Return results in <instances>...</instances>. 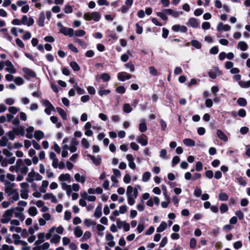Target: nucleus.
Returning <instances> with one entry per match:
<instances>
[{
  "label": "nucleus",
  "mask_w": 250,
  "mask_h": 250,
  "mask_svg": "<svg viewBox=\"0 0 250 250\" xmlns=\"http://www.w3.org/2000/svg\"><path fill=\"white\" fill-rule=\"evenodd\" d=\"M126 194L128 205H133L135 203V199L137 198L139 194L137 189L131 186H128L127 187Z\"/></svg>",
  "instance_id": "nucleus-1"
},
{
  "label": "nucleus",
  "mask_w": 250,
  "mask_h": 250,
  "mask_svg": "<svg viewBox=\"0 0 250 250\" xmlns=\"http://www.w3.org/2000/svg\"><path fill=\"white\" fill-rule=\"evenodd\" d=\"M101 18L100 13L96 11L91 13H86L83 15L84 19L87 21L93 20L95 21H98L100 20Z\"/></svg>",
  "instance_id": "nucleus-2"
},
{
  "label": "nucleus",
  "mask_w": 250,
  "mask_h": 250,
  "mask_svg": "<svg viewBox=\"0 0 250 250\" xmlns=\"http://www.w3.org/2000/svg\"><path fill=\"white\" fill-rule=\"evenodd\" d=\"M13 215V209H8L6 210L2 215L0 222L3 224H6L10 222Z\"/></svg>",
  "instance_id": "nucleus-3"
},
{
  "label": "nucleus",
  "mask_w": 250,
  "mask_h": 250,
  "mask_svg": "<svg viewBox=\"0 0 250 250\" xmlns=\"http://www.w3.org/2000/svg\"><path fill=\"white\" fill-rule=\"evenodd\" d=\"M42 179V176L39 173L36 172L32 169L27 175L26 178V181L29 183H32L34 181H41Z\"/></svg>",
  "instance_id": "nucleus-4"
},
{
  "label": "nucleus",
  "mask_w": 250,
  "mask_h": 250,
  "mask_svg": "<svg viewBox=\"0 0 250 250\" xmlns=\"http://www.w3.org/2000/svg\"><path fill=\"white\" fill-rule=\"evenodd\" d=\"M5 192L8 196H12L13 193L18 190L15 188V184L8 181H5L4 183Z\"/></svg>",
  "instance_id": "nucleus-5"
},
{
  "label": "nucleus",
  "mask_w": 250,
  "mask_h": 250,
  "mask_svg": "<svg viewBox=\"0 0 250 250\" xmlns=\"http://www.w3.org/2000/svg\"><path fill=\"white\" fill-rule=\"evenodd\" d=\"M21 188L20 192L21 197L24 199H27L28 198V188L29 185L26 182H23L20 184Z\"/></svg>",
  "instance_id": "nucleus-6"
},
{
  "label": "nucleus",
  "mask_w": 250,
  "mask_h": 250,
  "mask_svg": "<svg viewBox=\"0 0 250 250\" xmlns=\"http://www.w3.org/2000/svg\"><path fill=\"white\" fill-rule=\"evenodd\" d=\"M11 209H13V214H14L16 218H18L21 221H23L24 220L25 217L23 214V211L24 210L23 208L21 207H17L11 208Z\"/></svg>",
  "instance_id": "nucleus-7"
},
{
  "label": "nucleus",
  "mask_w": 250,
  "mask_h": 250,
  "mask_svg": "<svg viewBox=\"0 0 250 250\" xmlns=\"http://www.w3.org/2000/svg\"><path fill=\"white\" fill-rule=\"evenodd\" d=\"M42 104L45 106L44 112L48 115H49L52 111H55V108L51 103L47 100L42 101Z\"/></svg>",
  "instance_id": "nucleus-8"
},
{
  "label": "nucleus",
  "mask_w": 250,
  "mask_h": 250,
  "mask_svg": "<svg viewBox=\"0 0 250 250\" xmlns=\"http://www.w3.org/2000/svg\"><path fill=\"white\" fill-rule=\"evenodd\" d=\"M17 165L19 169V171L22 174H25L28 171V168L25 166L24 163L22 159H18L17 162Z\"/></svg>",
  "instance_id": "nucleus-9"
},
{
  "label": "nucleus",
  "mask_w": 250,
  "mask_h": 250,
  "mask_svg": "<svg viewBox=\"0 0 250 250\" xmlns=\"http://www.w3.org/2000/svg\"><path fill=\"white\" fill-rule=\"evenodd\" d=\"M5 65L6 66L5 70L12 74H14L16 72V70L12 62L8 60L4 62Z\"/></svg>",
  "instance_id": "nucleus-10"
},
{
  "label": "nucleus",
  "mask_w": 250,
  "mask_h": 250,
  "mask_svg": "<svg viewBox=\"0 0 250 250\" xmlns=\"http://www.w3.org/2000/svg\"><path fill=\"white\" fill-rule=\"evenodd\" d=\"M23 72L25 73L24 78L28 79L30 78H34L36 77V73L31 69L24 67L22 68Z\"/></svg>",
  "instance_id": "nucleus-11"
},
{
  "label": "nucleus",
  "mask_w": 250,
  "mask_h": 250,
  "mask_svg": "<svg viewBox=\"0 0 250 250\" xmlns=\"http://www.w3.org/2000/svg\"><path fill=\"white\" fill-rule=\"evenodd\" d=\"M172 30L176 32H181L182 33H186L188 31L187 27L185 25L175 24L172 26Z\"/></svg>",
  "instance_id": "nucleus-12"
},
{
  "label": "nucleus",
  "mask_w": 250,
  "mask_h": 250,
  "mask_svg": "<svg viewBox=\"0 0 250 250\" xmlns=\"http://www.w3.org/2000/svg\"><path fill=\"white\" fill-rule=\"evenodd\" d=\"M186 24L194 28H198L200 25L199 22L195 18H189Z\"/></svg>",
  "instance_id": "nucleus-13"
},
{
  "label": "nucleus",
  "mask_w": 250,
  "mask_h": 250,
  "mask_svg": "<svg viewBox=\"0 0 250 250\" xmlns=\"http://www.w3.org/2000/svg\"><path fill=\"white\" fill-rule=\"evenodd\" d=\"M22 24L26 25L28 26H30L33 25L34 23V19L30 17L29 19L27 18L26 15H23L21 19Z\"/></svg>",
  "instance_id": "nucleus-14"
},
{
  "label": "nucleus",
  "mask_w": 250,
  "mask_h": 250,
  "mask_svg": "<svg viewBox=\"0 0 250 250\" xmlns=\"http://www.w3.org/2000/svg\"><path fill=\"white\" fill-rule=\"evenodd\" d=\"M160 202V200L158 197L156 196H153L150 197L146 202V205L148 207H152L154 205H158Z\"/></svg>",
  "instance_id": "nucleus-15"
},
{
  "label": "nucleus",
  "mask_w": 250,
  "mask_h": 250,
  "mask_svg": "<svg viewBox=\"0 0 250 250\" xmlns=\"http://www.w3.org/2000/svg\"><path fill=\"white\" fill-rule=\"evenodd\" d=\"M137 141L143 146H146L148 144L147 138L146 135L142 134L137 137Z\"/></svg>",
  "instance_id": "nucleus-16"
},
{
  "label": "nucleus",
  "mask_w": 250,
  "mask_h": 250,
  "mask_svg": "<svg viewBox=\"0 0 250 250\" xmlns=\"http://www.w3.org/2000/svg\"><path fill=\"white\" fill-rule=\"evenodd\" d=\"M118 79L122 82L126 80H129L131 78V75L125 72H120L117 75Z\"/></svg>",
  "instance_id": "nucleus-17"
},
{
  "label": "nucleus",
  "mask_w": 250,
  "mask_h": 250,
  "mask_svg": "<svg viewBox=\"0 0 250 250\" xmlns=\"http://www.w3.org/2000/svg\"><path fill=\"white\" fill-rule=\"evenodd\" d=\"M231 27L229 24H224L222 22H219L217 26V30L218 31H229L230 30Z\"/></svg>",
  "instance_id": "nucleus-18"
},
{
  "label": "nucleus",
  "mask_w": 250,
  "mask_h": 250,
  "mask_svg": "<svg viewBox=\"0 0 250 250\" xmlns=\"http://www.w3.org/2000/svg\"><path fill=\"white\" fill-rule=\"evenodd\" d=\"M38 239L35 242V245H41L45 241V234L43 232H40L38 234Z\"/></svg>",
  "instance_id": "nucleus-19"
},
{
  "label": "nucleus",
  "mask_w": 250,
  "mask_h": 250,
  "mask_svg": "<svg viewBox=\"0 0 250 250\" xmlns=\"http://www.w3.org/2000/svg\"><path fill=\"white\" fill-rule=\"evenodd\" d=\"M114 237L110 234H107L106 235L105 239L108 241L107 245L110 247H113L115 245V242L113 241Z\"/></svg>",
  "instance_id": "nucleus-20"
},
{
  "label": "nucleus",
  "mask_w": 250,
  "mask_h": 250,
  "mask_svg": "<svg viewBox=\"0 0 250 250\" xmlns=\"http://www.w3.org/2000/svg\"><path fill=\"white\" fill-rule=\"evenodd\" d=\"M101 78L103 80V81L104 82H108L110 80V76L107 73H104L101 74L100 75H97L96 77V80L98 81V80Z\"/></svg>",
  "instance_id": "nucleus-21"
},
{
  "label": "nucleus",
  "mask_w": 250,
  "mask_h": 250,
  "mask_svg": "<svg viewBox=\"0 0 250 250\" xmlns=\"http://www.w3.org/2000/svg\"><path fill=\"white\" fill-rule=\"evenodd\" d=\"M165 12L167 13V15H171L173 17L177 18L180 14L182 13V12H178L175 11L171 9H165Z\"/></svg>",
  "instance_id": "nucleus-22"
},
{
  "label": "nucleus",
  "mask_w": 250,
  "mask_h": 250,
  "mask_svg": "<svg viewBox=\"0 0 250 250\" xmlns=\"http://www.w3.org/2000/svg\"><path fill=\"white\" fill-rule=\"evenodd\" d=\"M216 134H217V136L220 139L224 141V142L228 141V137L221 130H220V129L217 130Z\"/></svg>",
  "instance_id": "nucleus-23"
},
{
  "label": "nucleus",
  "mask_w": 250,
  "mask_h": 250,
  "mask_svg": "<svg viewBox=\"0 0 250 250\" xmlns=\"http://www.w3.org/2000/svg\"><path fill=\"white\" fill-rule=\"evenodd\" d=\"M10 143L8 141V139L6 136H3L0 140V146H9Z\"/></svg>",
  "instance_id": "nucleus-24"
},
{
  "label": "nucleus",
  "mask_w": 250,
  "mask_h": 250,
  "mask_svg": "<svg viewBox=\"0 0 250 250\" xmlns=\"http://www.w3.org/2000/svg\"><path fill=\"white\" fill-rule=\"evenodd\" d=\"M45 14L43 11L42 12L39 16L38 20V24L39 26L41 27H42L44 26V22L45 20Z\"/></svg>",
  "instance_id": "nucleus-25"
},
{
  "label": "nucleus",
  "mask_w": 250,
  "mask_h": 250,
  "mask_svg": "<svg viewBox=\"0 0 250 250\" xmlns=\"http://www.w3.org/2000/svg\"><path fill=\"white\" fill-rule=\"evenodd\" d=\"M58 179L60 181H68L70 180L71 176L68 173L62 174L58 177Z\"/></svg>",
  "instance_id": "nucleus-26"
},
{
  "label": "nucleus",
  "mask_w": 250,
  "mask_h": 250,
  "mask_svg": "<svg viewBox=\"0 0 250 250\" xmlns=\"http://www.w3.org/2000/svg\"><path fill=\"white\" fill-rule=\"evenodd\" d=\"M237 47L241 50L244 51L247 50L248 45L246 42L240 41L238 43Z\"/></svg>",
  "instance_id": "nucleus-27"
},
{
  "label": "nucleus",
  "mask_w": 250,
  "mask_h": 250,
  "mask_svg": "<svg viewBox=\"0 0 250 250\" xmlns=\"http://www.w3.org/2000/svg\"><path fill=\"white\" fill-rule=\"evenodd\" d=\"M75 180L81 183H84L85 181V177L84 176H81L79 173H76L74 175Z\"/></svg>",
  "instance_id": "nucleus-28"
},
{
  "label": "nucleus",
  "mask_w": 250,
  "mask_h": 250,
  "mask_svg": "<svg viewBox=\"0 0 250 250\" xmlns=\"http://www.w3.org/2000/svg\"><path fill=\"white\" fill-rule=\"evenodd\" d=\"M48 181L46 180H43L42 182L41 186L40 188V191L42 193H45L46 192V188L48 186Z\"/></svg>",
  "instance_id": "nucleus-29"
},
{
  "label": "nucleus",
  "mask_w": 250,
  "mask_h": 250,
  "mask_svg": "<svg viewBox=\"0 0 250 250\" xmlns=\"http://www.w3.org/2000/svg\"><path fill=\"white\" fill-rule=\"evenodd\" d=\"M56 110H57V112H58V113L59 114V115L62 117V118L63 120H67L66 114L65 111L63 109H62L61 107H58L56 108Z\"/></svg>",
  "instance_id": "nucleus-30"
},
{
  "label": "nucleus",
  "mask_w": 250,
  "mask_h": 250,
  "mask_svg": "<svg viewBox=\"0 0 250 250\" xmlns=\"http://www.w3.org/2000/svg\"><path fill=\"white\" fill-rule=\"evenodd\" d=\"M183 143L187 146H193L195 145V142L189 138H186L183 140Z\"/></svg>",
  "instance_id": "nucleus-31"
},
{
  "label": "nucleus",
  "mask_w": 250,
  "mask_h": 250,
  "mask_svg": "<svg viewBox=\"0 0 250 250\" xmlns=\"http://www.w3.org/2000/svg\"><path fill=\"white\" fill-rule=\"evenodd\" d=\"M43 132L41 130L36 131L34 134V137L38 141L42 139L43 137Z\"/></svg>",
  "instance_id": "nucleus-32"
},
{
  "label": "nucleus",
  "mask_w": 250,
  "mask_h": 250,
  "mask_svg": "<svg viewBox=\"0 0 250 250\" xmlns=\"http://www.w3.org/2000/svg\"><path fill=\"white\" fill-rule=\"evenodd\" d=\"M167 227V224L165 222H162L160 226L157 229V232H161L165 230Z\"/></svg>",
  "instance_id": "nucleus-33"
},
{
  "label": "nucleus",
  "mask_w": 250,
  "mask_h": 250,
  "mask_svg": "<svg viewBox=\"0 0 250 250\" xmlns=\"http://www.w3.org/2000/svg\"><path fill=\"white\" fill-rule=\"evenodd\" d=\"M139 130L142 132H144L146 131L147 128L144 120H142L141 121V123L139 124Z\"/></svg>",
  "instance_id": "nucleus-34"
},
{
  "label": "nucleus",
  "mask_w": 250,
  "mask_h": 250,
  "mask_svg": "<svg viewBox=\"0 0 250 250\" xmlns=\"http://www.w3.org/2000/svg\"><path fill=\"white\" fill-rule=\"evenodd\" d=\"M11 197L10 198V201L11 203H14V202H16L18 201L19 199V194L18 192V191H16L14 192V193H13L12 194V196H10Z\"/></svg>",
  "instance_id": "nucleus-35"
},
{
  "label": "nucleus",
  "mask_w": 250,
  "mask_h": 250,
  "mask_svg": "<svg viewBox=\"0 0 250 250\" xmlns=\"http://www.w3.org/2000/svg\"><path fill=\"white\" fill-rule=\"evenodd\" d=\"M102 215V207L98 206L95 209L94 216L97 218H100Z\"/></svg>",
  "instance_id": "nucleus-36"
},
{
  "label": "nucleus",
  "mask_w": 250,
  "mask_h": 250,
  "mask_svg": "<svg viewBox=\"0 0 250 250\" xmlns=\"http://www.w3.org/2000/svg\"><path fill=\"white\" fill-rule=\"evenodd\" d=\"M29 214L31 216H35L37 214V209L35 207H31L28 210Z\"/></svg>",
  "instance_id": "nucleus-37"
},
{
  "label": "nucleus",
  "mask_w": 250,
  "mask_h": 250,
  "mask_svg": "<svg viewBox=\"0 0 250 250\" xmlns=\"http://www.w3.org/2000/svg\"><path fill=\"white\" fill-rule=\"evenodd\" d=\"M157 15L160 17L162 20L164 21H167V13L165 12V9L163 10L161 12H159L157 13Z\"/></svg>",
  "instance_id": "nucleus-38"
},
{
  "label": "nucleus",
  "mask_w": 250,
  "mask_h": 250,
  "mask_svg": "<svg viewBox=\"0 0 250 250\" xmlns=\"http://www.w3.org/2000/svg\"><path fill=\"white\" fill-rule=\"evenodd\" d=\"M83 232L80 227L78 226L74 229V234L77 237H80L82 236Z\"/></svg>",
  "instance_id": "nucleus-39"
},
{
  "label": "nucleus",
  "mask_w": 250,
  "mask_h": 250,
  "mask_svg": "<svg viewBox=\"0 0 250 250\" xmlns=\"http://www.w3.org/2000/svg\"><path fill=\"white\" fill-rule=\"evenodd\" d=\"M70 66L73 69V70L75 71H79L80 69V67L79 64L76 62L73 61L70 62Z\"/></svg>",
  "instance_id": "nucleus-40"
},
{
  "label": "nucleus",
  "mask_w": 250,
  "mask_h": 250,
  "mask_svg": "<svg viewBox=\"0 0 250 250\" xmlns=\"http://www.w3.org/2000/svg\"><path fill=\"white\" fill-rule=\"evenodd\" d=\"M238 84L242 88H248L250 87V80L247 82L239 81Z\"/></svg>",
  "instance_id": "nucleus-41"
},
{
  "label": "nucleus",
  "mask_w": 250,
  "mask_h": 250,
  "mask_svg": "<svg viewBox=\"0 0 250 250\" xmlns=\"http://www.w3.org/2000/svg\"><path fill=\"white\" fill-rule=\"evenodd\" d=\"M50 120L53 124H56V126L57 128H60L62 125L61 123H58V119L56 116H51L50 117Z\"/></svg>",
  "instance_id": "nucleus-42"
},
{
  "label": "nucleus",
  "mask_w": 250,
  "mask_h": 250,
  "mask_svg": "<svg viewBox=\"0 0 250 250\" xmlns=\"http://www.w3.org/2000/svg\"><path fill=\"white\" fill-rule=\"evenodd\" d=\"M151 176V174L149 172L146 171L145 172L142 176V181L144 182H147L150 179Z\"/></svg>",
  "instance_id": "nucleus-43"
},
{
  "label": "nucleus",
  "mask_w": 250,
  "mask_h": 250,
  "mask_svg": "<svg viewBox=\"0 0 250 250\" xmlns=\"http://www.w3.org/2000/svg\"><path fill=\"white\" fill-rule=\"evenodd\" d=\"M12 237L14 239V243L15 245H20L21 244V240H20V236L18 234H13L12 235Z\"/></svg>",
  "instance_id": "nucleus-44"
},
{
  "label": "nucleus",
  "mask_w": 250,
  "mask_h": 250,
  "mask_svg": "<svg viewBox=\"0 0 250 250\" xmlns=\"http://www.w3.org/2000/svg\"><path fill=\"white\" fill-rule=\"evenodd\" d=\"M15 133L17 135H21L23 136L24 134V128L23 127L21 126L20 127H18L16 129H15Z\"/></svg>",
  "instance_id": "nucleus-45"
},
{
  "label": "nucleus",
  "mask_w": 250,
  "mask_h": 250,
  "mask_svg": "<svg viewBox=\"0 0 250 250\" xmlns=\"http://www.w3.org/2000/svg\"><path fill=\"white\" fill-rule=\"evenodd\" d=\"M123 110L126 113L131 112L132 110V108L128 104H125L123 106Z\"/></svg>",
  "instance_id": "nucleus-46"
},
{
  "label": "nucleus",
  "mask_w": 250,
  "mask_h": 250,
  "mask_svg": "<svg viewBox=\"0 0 250 250\" xmlns=\"http://www.w3.org/2000/svg\"><path fill=\"white\" fill-rule=\"evenodd\" d=\"M237 103L241 106H245L247 105V100L244 98H239L237 101Z\"/></svg>",
  "instance_id": "nucleus-47"
},
{
  "label": "nucleus",
  "mask_w": 250,
  "mask_h": 250,
  "mask_svg": "<svg viewBox=\"0 0 250 250\" xmlns=\"http://www.w3.org/2000/svg\"><path fill=\"white\" fill-rule=\"evenodd\" d=\"M219 199L220 201H227L229 199V196L227 193L225 192H221L219 194Z\"/></svg>",
  "instance_id": "nucleus-48"
},
{
  "label": "nucleus",
  "mask_w": 250,
  "mask_h": 250,
  "mask_svg": "<svg viewBox=\"0 0 250 250\" xmlns=\"http://www.w3.org/2000/svg\"><path fill=\"white\" fill-rule=\"evenodd\" d=\"M61 236L58 235H54L53 238L51 239L50 242L52 243L57 244L59 243L61 240Z\"/></svg>",
  "instance_id": "nucleus-49"
},
{
  "label": "nucleus",
  "mask_w": 250,
  "mask_h": 250,
  "mask_svg": "<svg viewBox=\"0 0 250 250\" xmlns=\"http://www.w3.org/2000/svg\"><path fill=\"white\" fill-rule=\"evenodd\" d=\"M149 73L154 76L158 75V73L156 69L154 66H150L148 68Z\"/></svg>",
  "instance_id": "nucleus-50"
},
{
  "label": "nucleus",
  "mask_w": 250,
  "mask_h": 250,
  "mask_svg": "<svg viewBox=\"0 0 250 250\" xmlns=\"http://www.w3.org/2000/svg\"><path fill=\"white\" fill-rule=\"evenodd\" d=\"M191 43L193 46L195 47L197 49H200L202 46L201 43L197 40L191 41Z\"/></svg>",
  "instance_id": "nucleus-51"
},
{
  "label": "nucleus",
  "mask_w": 250,
  "mask_h": 250,
  "mask_svg": "<svg viewBox=\"0 0 250 250\" xmlns=\"http://www.w3.org/2000/svg\"><path fill=\"white\" fill-rule=\"evenodd\" d=\"M85 34V32L83 30L74 31V35L76 37H83Z\"/></svg>",
  "instance_id": "nucleus-52"
},
{
  "label": "nucleus",
  "mask_w": 250,
  "mask_h": 250,
  "mask_svg": "<svg viewBox=\"0 0 250 250\" xmlns=\"http://www.w3.org/2000/svg\"><path fill=\"white\" fill-rule=\"evenodd\" d=\"M92 161L96 166H99L101 164V158L99 156H98L97 157H94V159H92Z\"/></svg>",
  "instance_id": "nucleus-53"
},
{
  "label": "nucleus",
  "mask_w": 250,
  "mask_h": 250,
  "mask_svg": "<svg viewBox=\"0 0 250 250\" xmlns=\"http://www.w3.org/2000/svg\"><path fill=\"white\" fill-rule=\"evenodd\" d=\"M82 145L85 148H88L90 147L89 143L87 140L84 138H83L82 140Z\"/></svg>",
  "instance_id": "nucleus-54"
},
{
  "label": "nucleus",
  "mask_w": 250,
  "mask_h": 250,
  "mask_svg": "<svg viewBox=\"0 0 250 250\" xmlns=\"http://www.w3.org/2000/svg\"><path fill=\"white\" fill-rule=\"evenodd\" d=\"M220 210L221 213H224L228 210V207L226 204H222L220 207Z\"/></svg>",
  "instance_id": "nucleus-55"
},
{
  "label": "nucleus",
  "mask_w": 250,
  "mask_h": 250,
  "mask_svg": "<svg viewBox=\"0 0 250 250\" xmlns=\"http://www.w3.org/2000/svg\"><path fill=\"white\" fill-rule=\"evenodd\" d=\"M167 151L165 149H162L161 150L160 152V157L164 159H167Z\"/></svg>",
  "instance_id": "nucleus-56"
},
{
  "label": "nucleus",
  "mask_w": 250,
  "mask_h": 250,
  "mask_svg": "<svg viewBox=\"0 0 250 250\" xmlns=\"http://www.w3.org/2000/svg\"><path fill=\"white\" fill-rule=\"evenodd\" d=\"M110 92V90H109V89H105V90H100L99 91H98V93L99 94L103 97L104 96H105V95H108V94H109Z\"/></svg>",
  "instance_id": "nucleus-57"
},
{
  "label": "nucleus",
  "mask_w": 250,
  "mask_h": 250,
  "mask_svg": "<svg viewBox=\"0 0 250 250\" xmlns=\"http://www.w3.org/2000/svg\"><path fill=\"white\" fill-rule=\"evenodd\" d=\"M23 80L21 77H18L14 80V82L18 85H21L23 83Z\"/></svg>",
  "instance_id": "nucleus-58"
},
{
  "label": "nucleus",
  "mask_w": 250,
  "mask_h": 250,
  "mask_svg": "<svg viewBox=\"0 0 250 250\" xmlns=\"http://www.w3.org/2000/svg\"><path fill=\"white\" fill-rule=\"evenodd\" d=\"M116 91L120 94H124L125 92V88L124 86L121 85L116 88Z\"/></svg>",
  "instance_id": "nucleus-59"
},
{
  "label": "nucleus",
  "mask_w": 250,
  "mask_h": 250,
  "mask_svg": "<svg viewBox=\"0 0 250 250\" xmlns=\"http://www.w3.org/2000/svg\"><path fill=\"white\" fill-rule=\"evenodd\" d=\"M125 67L129 69L130 72H132L134 71V65L131 62H128L125 65Z\"/></svg>",
  "instance_id": "nucleus-60"
},
{
  "label": "nucleus",
  "mask_w": 250,
  "mask_h": 250,
  "mask_svg": "<svg viewBox=\"0 0 250 250\" xmlns=\"http://www.w3.org/2000/svg\"><path fill=\"white\" fill-rule=\"evenodd\" d=\"M72 7L69 5H66L64 8V11L66 14L71 13L72 12Z\"/></svg>",
  "instance_id": "nucleus-61"
},
{
  "label": "nucleus",
  "mask_w": 250,
  "mask_h": 250,
  "mask_svg": "<svg viewBox=\"0 0 250 250\" xmlns=\"http://www.w3.org/2000/svg\"><path fill=\"white\" fill-rule=\"evenodd\" d=\"M202 191L201 188H196L194 191V195L197 197H199L202 194Z\"/></svg>",
  "instance_id": "nucleus-62"
},
{
  "label": "nucleus",
  "mask_w": 250,
  "mask_h": 250,
  "mask_svg": "<svg viewBox=\"0 0 250 250\" xmlns=\"http://www.w3.org/2000/svg\"><path fill=\"white\" fill-rule=\"evenodd\" d=\"M50 244L48 242L43 243L42 245H40V248L41 250H47L49 249Z\"/></svg>",
  "instance_id": "nucleus-63"
},
{
  "label": "nucleus",
  "mask_w": 250,
  "mask_h": 250,
  "mask_svg": "<svg viewBox=\"0 0 250 250\" xmlns=\"http://www.w3.org/2000/svg\"><path fill=\"white\" fill-rule=\"evenodd\" d=\"M2 249L3 250H15L14 247L13 246H9L7 244L2 245Z\"/></svg>",
  "instance_id": "nucleus-64"
}]
</instances>
